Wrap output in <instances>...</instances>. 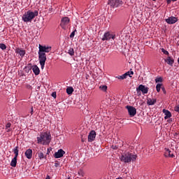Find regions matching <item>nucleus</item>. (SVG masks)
Returning a JSON list of instances; mask_svg holds the SVG:
<instances>
[{
  "instance_id": "15",
  "label": "nucleus",
  "mask_w": 179,
  "mask_h": 179,
  "mask_svg": "<svg viewBox=\"0 0 179 179\" xmlns=\"http://www.w3.org/2000/svg\"><path fill=\"white\" fill-rule=\"evenodd\" d=\"M162 113H164V120H169V118H171V112L166 110V109H163Z\"/></svg>"
},
{
  "instance_id": "16",
  "label": "nucleus",
  "mask_w": 179,
  "mask_h": 179,
  "mask_svg": "<svg viewBox=\"0 0 179 179\" xmlns=\"http://www.w3.org/2000/svg\"><path fill=\"white\" fill-rule=\"evenodd\" d=\"M15 52H16V54H19V55H20V57H22V58H23V57H24V55H26V51L24 50L20 49V48L15 49Z\"/></svg>"
},
{
  "instance_id": "29",
  "label": "nucleus",
  "mask_w": 179,
  "mask_h": 179,
  "mask_svg": "<svg viewBox=\"0 0 179 179\" xmlns=\"http://www.w3.org/2000/svg\"><path fill=\"white\" fill-rule=\"evenodd\" d=\"M162 52H163V54L165 55H169V51L165 50L164 48H162Z\"/></svg>"
},
{
  "instance_id": "31",
  "label": "nucleus",
  "mask_w": 179,
  "mask_h": 179,
  "mask_svg": "<svg viewBox=\"0 0 179 179\" xmlns=\"http://www.w3.org/2000/svg\"><path fill=\"white\" fill-rule=\"evenodd\" d=\"M174 110L179 113V105L174 107Z\"/></svg>"
},
{
  "instance_id": "3",
  "label": "nucleus",
  "mask_w": 179,
  "mask_h": 179,
  "mask_svg": "<svg viewBox=\"0 0 179 179\" xmlns=\"http://www.w3.org/2000/svg\"><path fill=\"white\" fill-rule=\"evenodd\" d=\"M137 157L138 156L136 155L127 152L122 155L120 160L123 162V163H131V162H135Z\"/></svg>"
},
{
  "instance_id": "25",
  "label": "nucleus",
  "mask_w": 179,
  "mask_h": 179,
  "mask_svg": "<svg viewBox=\"0 0 179 179\" xmlns=\"http://www.w3.org/2000/svg\"><path fill=\"white\" fill-rule=\"evenodd\" d=\"M162 89V84H157L156 85V90L158 93L160 92V90Z\"/></svg>"
},
{
  "instance_id": "24",
  "label": "nucleus",
  "mask_w": 179,
  "mask_h": 179,
  "mask_svg": "<svg viewBox=\"0 0 179 179\" xmlns=\"http://www.w3.org/2000/svg\"><path fill=\"white\" fill-rule=\"evenodd\" d=\"M166 154L168 155L169 157H174V155L171 154V151L169 149L166 150Z\"/></svg>"
},
{
  "instance_id": "33",
  "label": "nucleus",
  "mask_w": 179,
  "mask_h": 179,
  "mask_svg": "<svg viewBox=\"0 0 179 179\" xmlns=\"http://www.w3.org/2000/svg\"><path fill=\"white\" fill-rule=\"evenodd\" d=\"M171 1L173 2H176V1H177V0H166V2H167L168 4H170V3H171Z\"/></svg>"
},
{
  "instance_id": "9",
  "label": "nucleus",
  "mask_w": 179,
  "mask_h": 179,
  "mask_svg": "<svg viewBox=\"0 0 179 179\" xmlns=\"http://www.w3.org/2000/svg\"><path fill=\"white\" fill-rule=\"evenodd\" d=\"M126 108L130 117H135V115H136V108H135V107L131 106H127Z\"/></svg>"
},
{
  "instance_id": "37",
  "label": "nucleus",
  "mask_w": 179,
  "mask_h": 179,
  "mask_svg": "<svg viewBox=\"0 0 179 179\" xmlns=\"http://www.w3.org/2000/svg\"><path fill=\"white\" fill-rule=\"evenodd\" d=\"M55 167H59V163H55Z\"/></svg>"
},
{
  "instance_id": "23",
  "label": "nucleus",
  "mask_w": 179,
  "mask_h": 179,
  "mask_svg": "<svg viewBox=\"0 0 179 179\" xmlns=\"http://www.w3.org/2000/svg\"><path fill=\"white\" fill-rule=\"evenodd\" d=\"M162 82H163V78L159 77L155 78V83H162Z\"/></svg>"
},
{
  "instance_id": "27",
  "label": "nucleus",
  "mask_w": 179,
  "mask_h": 179,
  "mask_svg": "<svg viewBox=\"0 0 179 179\" xmlns=\"http://www.w3.org/2000/svg\"><path fill=\"white\" fill-rule=\"evenodd\" d=\"M99 89L101 90H103V92H106L107 90V86L106 85H101L99 87Z\"/></svg>"
},
{
  "instance_id": "35",
  "label": "nucleus",
  "mask_w": 179,
  "mask_h": 179,
  "mask_svg": "<svg viewBox=\"0 0 179 179\" xmlns=\"http://www.w3.org/2000/svg\"><path fill=\"white\" fill-rule=\"evenodd\" d=\"M52 96L54 97V99H55V97H57V93L53 92V93L52 94Z\"/></svg>"
},
{
  "instance_id": "38",
  "label": "nucleus",
  "mask_w": 179,
  "mask_h": 179,
  "mask_svg": "<svg viewBox=\"0 0 179 179\" xmlns=\"http://www.w3.org/2000/svg\"><path fill=\"white\" fill-rule=\"evenodd\" d=\"M27 89H31V87L30 85H27Z\"/></svg>"
},
{
  "instance_id": "14",
  "label": "nucleus",
  "mask_w": 179,
  "mask_h": 179,
  "mask_svg": "<svg viewBox=\"0 0 179 179\" xmlns=\"http://www.w3.org/2000/svg\"><path fill=\"white\" fill-rule=\"evenodd\" d=\"M165 62H166V64L168 65H170V66H173V64H174V59H173V57L169 56L167 57L166 59H165Z\"/></svg>"
},
{
  "instance_id": "40",
  "label": "nucleus",
  "mask_w": 179,
  "mask_h": 179,
  "mask_svg": "<svg viewBox=\"0 0 179 179\" xmlns=\"http://www.w3.org/2000/svg\"><path fill=\"white\" fill-rule=\"evenodd\" d=\"M6 129V132H10V128Z\"/></svg>"
},
{
  "instance_id": "32",
  "label": "nucleus",
  "mask_w": 179,
  "mask_h": 179,
  "mask_svg": "<svg viewBox=\"0 0 179 179\" xmlns=\"http://www.w3.org/2000/svg\"><path fill=\"white\" fill-rule=\"evenodd\" d=\"M75 37V31L71 32L70 34V38H73Z\"/></svg>"
},
{
  "instance_id": "6",
  "label": "nucleus",
  "mask_w": 179,
  "mask_h": 179,
  "mask_svg": "<svg viewBox=\"0 0 179 179\" xmlns=\"http://www.w3.org/2000/svg\"><path fill=\"white\" fill-rule=\"evenodd\" d=\"M115 40V34L110 31L105 32L101 38L102 41H110V40Z\"/></svg>"
},
{
  "instance_id": "7",
  "label": "nucleus",
  "mask_w": 179,
  "mask_h": 179,
  "mask_svg": "<svg viewBox=\"0 0 179 179\" xmlns=\"http://www.w3.org/2000/svg\"><path fill=\"white\" fill-rule=\"evenodd\" d=\"M110 8H120L122 5V1L120 0H109L108 2Z\"/></svg>"
},
{
  "instance_id": "1",
  "label": "nucleus",
  "mask_w": 179,
  "mask_h": 179,
  "mask_svg": "<svg viewBox=\"0 0 179 179\" xmlns=\"http://www.w3.org/2000/svg\"><path fill=\"white\" fill-rule=\"evenodd\" d=\"M39 51L38 54V59L39 64L41 66V69H44V66L45 65V61H47V55L45 52H50L51 51V47H46L39 45Z\"/></svg>"
},
{
  "instance_id": "13",
  "label": "nucleus",
  "mask_w": 179,
  "mask_h": 179,
  "mask_svg": "<svg viewBox=\"0 0 179 179\" xmlns=\"http://www.w3.org/2000/svg\"><path fill=\"white\" fill-rule=\"evenodd\" d=\"M64 154H65V151H64V150H62V149H59V150H58L57 152H56L55 153L54 157H55V159H59V158L62 157Z\"/></svg>"
},
{
  "instance_id": "28",
  "label": "nucleus",
  "mask_w": 179,
  "mask_h": 179,
  "mask_svg": "<svg viewBox=\"0 0 179 179\" xmlns=\"http://www.w3.org/2000/svg\"><path fill=\"white\" fill-rule=\"evenodd\" d=\"M0 48L1 50H6V45L3 43H0Z\"/></svg>"
},
{
  "instance_id": "10",
  "label": "nucleus",
  "mask_w": 179,
  "mask_h": 179,
  "mask_svg": "<svg viewBox=\"0 0 179 179\" xmlns=\"http://www.w3.org/2000/svg\"><path fill=\"white\" fill-rule=\"evenodd\" d=\"M137 93H141L142 92L143 94H148V92H149V88L145 87L143 85H140L136 89Z\"/></svg>"
},
{
  "instance_id": "12",
  "label": "nucleus",
  "mask_w": 179,
  "mask_h": 179,
  "mask_svg": "<svg viewBox=\"0 0 179 179\" xmlns=\"http://www.w3.org/2000/svg\"><path fill=\"white\" fill-rule=\"evenodd\" d=\"M96 139V131L92 130L88 135V142H93Z\"/></svg>"
},
{
  "instance_id": "22",
  "label": "nucleus",
  "mask_w": 179,
  "mask_h": 179,
  "mask_svg": "<svg viewBox=\"0 0 179 179\" xmlns=\"http://www.w3.org/2000/svg\"><path fill=\"white\" fill-rule=\"evenodd\" d=\"M38 158L41 160L43 159H44V153H43L42 152H39L37 153Z\"/></svg>"
},
{
  "instance_id": "17",
  "label": "nucleus",
  "mask_w": 179,
  "mask_h": 179,
  "mask_svg": "<svg viewBox=\"0 0 179 179\" xmlns=\"http://www.w3.org/2000/svg\"><path fill=\"white\" fill-rule=\"evenodd\" d=\"M25 156L27 159H31L33 156V150H31V149L27 150L25 152Z\"/></svg>"
},
{
  "instance_id": "26",
  "label": "nucleus",
  "mask_w": 179,
  "mask_h": 179,
  "mask_svg": "<svg viewBox=\"0 0 179 179\" xmlns=\"http://www.w3.org/2000/svg\"><path fill=\"white\" fill-rule=\"evenodd\" d=\"M116 78L117 79H121L122 80H124V79H127L124 74H123L122 76H116Z\"/></svg>"
},
{
  "instance_id": "11",
  "label": "nucleus",
  "mask_w": 179,
  "mask_h": 179,
  "mask_svg": "<svg viewBox=\"0 0 179 179\" xmlns=\"http://www.w3.org/2000/svg\"><path fill=\"white\" fill-rule=\"evenodd\" d=\"M166 22L168 24H174V23L178 22V18L176 17H169L168 19H166Z\"/></svg>"
},
{
  "instance_id": "43",
  "label": "nucleus",
  "mask_w": 179,
  "mask_h": 179,
  "mask_svg": "<svg viewBox=\"0 0 179 179\" xmlns=\"http://www.w3.org/2000/svg\"><path fill=\"white\" fill-rule=\"evenodd\" d=\"M112 148H113V149H117V148H116L115 146L114 147V145H113Z\"/></svg>"
},
{
  "instance_id": "30",
  "label": "nucleus",
  "mask_w": 179,
  "mask_h": 179,
  "mask_svg": "<svg viewBox=\"0 0 179 179\" xmlns=\"http://www.w3.org/2000/svg\"><path fill=\"white\" fill-rule=\"evenodd\" d=\"M12 124H10V122H8L6 124V129H8L9 128H10Z\"/></svg>"
},
{
  "instance_id": "8",
  "label": "nucleus",
  "mask_w": 179,
  "mask_h": 179,
  "mask_svg": "<svg viewBox=\"0 0 179 179\" xmlns=\"http://www.w3.org/2000/svg\"><path fill=\"white\" fill-rule=\"evenodd\" d=\"M69 17H64L63 18H62L61 20V23H60V26L62 28L64 29V30L66 29V28L68 27V24H69Z\"/></svg>"
},
{
  "instance_id": "39",
  "label": "nucleus",
  "mask_w": 179,
  "mask_h": 179,
  "mask_svg": "<svg viewBox=\"0 0 179 179\" xmlns=\"http://www.w3.org/2000/svg\"><path fill=\"white\" fill-rule=\"evenodd\" d=\"M130 73V78H131V75H134V71H129Z\"/></svg>"
},
{
  "instance_id": "19",
  "label": "nucleus",
  "mask_w": 179,
  "mask_h": 179,
  "mask_svg": "<svg viewBox=\"0 0 179 179\" xmlns=\"http://www.w3.org/2000/svg\"><path fill=\"white\" fill-rule=\"evenodd\" d=\"M147 104L148 106H154V104H156V99H148L147 100Z\"/></svg>"
},
{
  "instance_id": "36",
  "label": "nucleus",
  "mask_w": 179,
  "mask_h": 179,
  "mask_svg": "<svg viewBox=\"0 0 179 179\" xmlns=\"http://www.w3.org/2000/svg\"><path fill=\"white\" fill-rule=\"evenodd\" d=\"M162 90L164 93V94H166V89H164V87H162Z\"/></svg>"
},
{
  "instance_id": "21",
  "label": "nucleus",
  "mask_w": 179,
  "mask_h": 179,
  "mask_svg": "<svg viewBox=\"0 0 179 179\" xmlns=\"http://www.w3.org/2000/svg\"><path fill=\"white\" fill-rule=\"evenodd\" d=\"M68 54H69V55H71V57L73 55H75V51L73 50V48H70L69 50H68Z\"/></svg>"
},
{
  "instance_id": "4",
  "label": "nucleus",
  "mask_w": 179,
  "mask_h": 179,
  "mask_svg": "<svg viewBox=\"0 0 179 179\" xmlns=\"http://www.w3.org/2000/svg\"><path fill=\"white\" fill-rule=\"evenodd\" d=\"M36 16H38V11L35 10L33 12L31 10H28L22 15V20L25 23H27L28 22H31Z\"/></svg>"
},
{
  "instance_id": "34",
  "label": "nucleus",
  "mask_w": 179,
  "mask_h": 179,
  "mask_svg": "<svg viewBox=\"0 0 179 179\" xmlns=\"http://www.w3.org/2000/svg\"><path fill=\"white\" fill-rule=\"evenodd\" d=\"M124 75V77L127 78V76H130V73H129V71H127Z\"/></svg>"
},
{
  "instance_id": "42",
  "label": "nucleus",
  "mask_w": 179,
  "mask_h": 179,
  "mask_svg": "<svg viewBox=\"0 0 179 179\" xmlns=\"http://www.w3.org/2000/svg\"><path fill=\"white\" fill-rule=\"evenodd\" d=\"M45 179H50V176H47Z\"/></svg>"
},
{
  "instance_id": "5",
  "label": "nucleus",
  "mask_w": 179,
  "mask_h": 179,
  "mask_svg": "<svg viewBox=\"0 0 179 179\" xmlns=\"http://www.w3.org/2000/svg\"><path fill=\"white\" fill-rule=\"evenodd\" d=\"M13 152H14L15 157L10 162L11 167H15L17 164V157L19 156V147L16 146L13 148Z\"/></svg>"
},
{
  "instance_id": "41",
  "label": "nucleus",
  "mask_w": 179,
  "mask_h": 179,
  "mask_svg": "<svg viewBox=\"0 0 179 179\" xmlns=\"http://www.w3.org/2000/svg\"><path fill=\"white\" fill-rule=\"evenodd\" d=\"M34 110H33V108H31V114L33 115Z\"/></svg>"
},
{
  "instance_id": "18",
  "label": "nucleus",
  "mask_w": 179,
  "mask_h": 179,
  "mask_svg": "<svg viewBox=\"0 0 179 179\" xmlns=\"http://www.w3.org/2000/svg\"><path fill=\"white\" fill-rule=\"evenodd\" d=\"M32 71L35 75H40V69L36 65L32 66Z\"/></svg>"
},
{
  "instance_id": "44",
  "label": "nucleus",
  "mask_w": 179,
  "mask_h": 179,
  "mask_svg": "<svg viewBox=\"0 0 179 179\" xmlns=\"http://www.w3.org/2000/svg\"><path fill=\"white\" fill-rule=\"evenodd\" d=\"M152 1H156V0H152Z\"/></svg>"
},
{
  "instance_id": "2",
  "label": "nucleus",
  "mask_w": 179,
  "mask_h": 179,
  "mask_svg": "<svg viewBox=\"0 0 179 179\" xmlns=\"http://www.w3.org/2000/svg\"><path fill=\"white\" fill-rule=\"evenodd\" d=\"M51 142V134L48 132H42L39 134V136L37 137V143L41 144L43 145H50Z\"/></svg>"
},
{
  "instance_id": "20",
  "label": "nucleus",
  "mask_w": 179,
  "mask_h": 179,
  "mask_svg": "<svg viewBox=\"0 0 179 179\" xmlns=\"http://www.w3.org/2000/svg\"><path fill=\"white\" fill-rule=\"evenodd\" d=\"M66 93H67V94H72V93H73V87H67Z\"/></svg>"
}]
</instances>
